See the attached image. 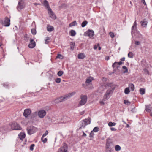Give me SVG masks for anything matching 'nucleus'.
I'll list each match as a JSON object with an SVG mask.
<instances>
[{"label":"nucleus","mask_w":152,"mask_h":152,"mask_svg":"<svg viewBox=\"0 0 152 152\" xmlns=\"http://www.w3.org/2000/svg\"><path fill=\"white\" fill-rule=\"evenodd\" d=\"M75 94V92H73L70 93H69L65 95L64 96H61L60 98H58L56 99L55 100V102L56 103H58L61 102L63 101H64L66 100L69 98L71 96L74 95Z\"/></svg>","instance_id":"obj_1"},{"label":"nucleus","mask_w":152,"mask_h":152,"mask_svg":"<svg viewBox=\"0 0 152 152\" xmlns=\"http://www.w3.org/2000/svg\"><path fill=\"white\" fill-rule=\"evenodd\" d=\"M114 89V88H112V89H109L105 93L104 95L103 100L104 101L108 99L112 94L113 91Z\"/></svg>","instance_id":"obj_2"},{"label":"nucleus","mask_w":152,"mask_h":152,"mask_svg":"<svg viewBox=\"0 0 152 152\" xmlns=\"http://www.w3.org/2000/svg\"><path fill=\"white\" fill-rule=\"evenodd\" d=\"M91 121V119L89 117L87 119L83 120L80 124V126L79 129L84 128L86 126L90 124Z\"/></svg>","instance_id":"obj_3"},{"label":"nucleus","mask_w":152,"mask_h":152,"mask_svg":"<svg viewBox=\"0 0 152 152\" xmlns=\"http://www.w3.org/2000/svg\"><path fill=\"white\" fill-rule=\"evenodd\" d=\"M48 16L50 18L53 20H55L56 18L57 17L55 14L53 12L52 9L48 5Z\"/></svg>","instance_id":"obj_4"},{"label":"nucleus","mask_w":152,"mask_h":152,"mask_svg":"<svg viewBox=\"0 0 152 152\" xmlns=\"http://www.w3.org/2000/svg\"><path fill=\"white\" fill-rule=\"evenodd\" d=\"M27 130L28 134L29 135H31L36 132L38 129L35 127L30 126L27 127Z\"/></svg>","instance_id":"obj_5"},{"label":"nucleus","mask_w":152,"mask_h":152,"mask_svg":"<svg viewBox=\"0 0 152 152\" xmlns=\"http://www.w3.org/2000/svg\"><path fill=\"white\" fill-rule=\"evenodd\" d=\"M80 98L81 99L79 102L80 105H83L86 102L87 100V97L86 95H81L80 96Z\"/></svg>","instance_id":"obj_6"},{"label":"nucleus","mask_w":152,"mask_h":152,"mask_svg":"<svg viewBox=\"0 0 152 152\" xmlns=\"http://www.w3.org/2000/svg\"><path fill=\"white\" fill-rule=\"evenodd\" d=\"M11 129L12 130H21V128L17 123L14 122L10 124Z\"/></svg>","instance_id":"obj_7"},{"label":"nucleus","mask_w":152,"mask_h":152,"mask_svg":"<svg viewBox=\"0 0 152 152\" xmlns=\"http://www.w3.org/2000/svg\"><path fill=\"white\" fill-rule=\"evenodd\" d=\"M25 7V5L23 1L20 0L19 1L17 8L18 11H20Z\"/></svg>","instance_id":"obj_8"},{"label":"nucleus","mask_w":152,"mask_h":152,"mask_svg":"<svg viewBox=\"0 0 152 152\" xmlns=\"http://www.w3.org/2000/svg\"><path fill=\"white\" fill-rule=\"evenodd\" d=\"M85 36H88L90 38L92 37L94 35V32L92 30L89 29L84 33Z\"/></svg>","instance_id":"obj_9"},{"label":"nucleus","mask_w":152,"mask_h":152,"mask_svg":"<svg viewBox=\"0 0 152 152\" xmlns=\"http://www.w3.org/2000/svg\"><path fill=\"white\" fill-rule=\"evenodd\" d=\"M31 113V110L29 109H26L24 111L23 116L26 118H28L30 115Z\"/></svg>","instance_id":"obj_10"},{"label":"nucleus","mask_w":152,"mask_h":152,"mask_svg":"<svg viewBox=\"0 0 152 152\" xmlns=\"http://www.w3.org/2000/svg\"><path fill=\"white\" fill-rule=\"evenodd\" d=\"M10 19L7 17H6L4 19V21L3 25L6 27L9 26L10 25Z\"/></svg>","instance_id":"obj_11"},{"label":"nucleus","mask_w":152,"mask_h":152,"mask_svg":"<svg viewBox=\"0 0 152 152\" xmlns=\"http://www.w3.org/2000/svg\"><path fill=\"white\" fill-rule=\"evenodd\" d=\"M36 46V43L33 39L31 38L30 39V43L28 47L30 48H34Z\"/></svg>","instance_id":"obj_12"},{"label":"nucleus","mask_w":152,"mask_h":152,"mask_svg":"<svg viewBox=\"0 0 152 152\" xmlns=\"http://www.w3.org/2000/svg\"><path fill=\"white\" fill-rule=\"evenodd\" d=\"M37 114L39 117L42 118L46 115V112L44 110H41L38 111Z\"/></svg>","instance_id":"obj_13"},{"label":"nucleus","mask_w":152,"mask_h":152,"mask_svg":"<svg viewBox=\"0 0 152 152\" xmlns=\"http://www.w3.org/2000/svg\"><path fill=\"white\" fill-rule=\"evenodd\" d=\"M58 152H68L67 147L66 145H64L61 147L58 150Z\"/></svg>","instance_id":"obj_14"},{"label":"nucleus","mask_w":152,"mask_h":152,"mask_svg":"<svg viewBox=\"0 0 152 152\" xmlns=\"http://www.w3.org/2000/svg\"><path fill=\"white\" fill-rule=\"evenodd\" d=\"M71 121V119L69 117L65 116L64 117L60 122V123L66 124Z\"/></svg>","instance_id":"obj_15"},{"label":"nucleus","mask_w":152,"mask_h":152,"mask_svg":"<svg viewBox=\"0 0 152 152\" xmlns=\"http://www.w3.org/2000/svg\"><path fill=\"white\" fill-rule=\"evenodd\" d=\"M122 64L123 62L121 61L119 62H115L113 64L112 66L113 69H118L119 67V66L121 65Z\"/></svg>","instance_id":"obj_16"},{"label":"nucleus","mask_w":152,"mask_h":152,"mask_svg":"<svg viewBox=\"0 0 152 152\" xmlns=\"http://www.w3.org/2000/svg\"><path fill=\"white\" fill-rule=\"evenodd\" d=\"M137 24L136 23V21H135L133 26L132 27V34L133 33H134L135 31H136V29L137 28Z\"/></svg>","instance_id":"obj_17"},{"label":"nucleus","mask_w":152,"mask_h":152,"mask_svg":"<svg viewBox=\"0 0 152 152\" xmlns=\"http://www.w3.org/2000/svg\"><path fill=\"white\" fill-rule=\"evenodd\" d=\"M112 143L110 141V139H107V140L106 143V149H108L110 146V144Z\"/></svg>","instance_id":"obj_18"},{"label":"nucleus","mask_w":152,"mask_h":152,"mask_svg":"<svg viewBox=\"0 0 152 152\" xmlns=\"http://www.w3.org/2000/svg\"><path fill=\"white\" fill-rule=\"evenodd\" d=\"M140 23L142 26L144 27H145L147 25V22L145 20H143L141 21Z\"/></svg>","instance_id":"obj_19"},{"label":"nucleus","mask_w":152,"mask_h":152,"mask_svg":"<svg viewBox=\"0 0 152 152\" xmlns=\"http://www.w3.org/2000/svg\"><path fill=\"white\" fill-rule=\"evenodd\" d=\"M78 58L79 59H83L84 58L86 57L84 53H81L78 54Z\"/></svg>","instance_id":"obj_20"},{"label":"nucleus","mask_w":152,"mask_h":152,"mask_svg":"<svg viewBox=\"0 0 152 152\" xmlns=\"http://www.w3.org/2000/svg\"><path fill=\"white\" fill-rule=\"evenodd\" d=\"M93 80V79L91 77H89L86 79V83L89 84L92 82Z\"/></svg>","instance_id":"obj_21"},{"label":"nucleus","mask_w":152,"mask_h":152,"mask_svg":"<svg viewBox=\"0 0 152 152\" xmlns=\"http://www.w3.org/2000/svg\"><path fill=\"white\" fill-rule=\"evenodd\" d=\"M19 136L21 140H23L25 137V134L24 133H21L19 134Z\"/></svg>","instance_id":"obj_22"},{"label":"nucleus","mask_w":152,"mask_h":152,"mask_svg":"<svg viewBox=\"0 0 152 152\" xmlns=\"http://www.w3.org/2000/svg\"><path fill=\"white\" fill-rule=\"evenodd\" d=\"M42 4L46 9L48 8V1L46 0H45L42 2Z\"/></svg>","instance_id":"obj_23"},{"label":"nucleus","mask_w":152,"mask_h":152,"mask_svg":"<svg viewBox=\"0 0 152 152\" xmlns=\"http://www.w3.org/2000/svg\"><path fill=\"white\" fill-rule=\"evenodd\" d=\"M54 29V27L50 25H48V31L51 32Z\"/></svg>","instance_id":"obj_24"},{"label":"nucleus","mask_w":152,"mask_h":152,"mask_svg":"<svg viewBox=\"0 0 152 152\" xmlns=\"http://www.w3.org/2000/svg\"><path fill=\"white\" fill-rule=\"evenodd\" d=\"M129 88L131 89V91H133L134 89V86L132 83H130L129 85Z\"/></svg>","instance_id":"obj_25"},{"label":"nucleus","mask_w":152,"mask_h":152,"mask_svg":"<svg viewBox=\"0 0 152 152\" xmlns=\"http://www.w3.org/2000/svg\"><path fill=\"white\" fill-rule=\"evenodd\" d=\"M70 35L72 36H74L76 34V32L74 30H71L70 31Z\"/></svg>","instance_id":"obj_26"},{"label":"nucleus","mask_w":152,"mask_h":152,"mask_svg":"<svg viewBox=\"0 0 152 152\" xmlns=\"http://www.w3.org/2000/svg\"><path fill=\"white\" fill-rule=\"evenodd\" d=\"M116 123L115 122H110L108 124V125L110 127H112L115 126Z\"/></svg>","instance_id":"obj_27"},{"label":"nucleus","mask_w":152,"mask_h":152,"mask_svg":"<svg viewBox=\"0 0 152 152\" xmlns=\"http://www.w3.org/2000/svg\"><path fill=\"white\" fill-rule=\"evenodd\" d=\"M146 111L148 112H150L151 110V108L149 106H146L145 109Z\"/></svg>","instance_id":"obj_28"},{"label":"nucleus","mask_w":152,"mask_h":152,"mask_svg":"<svg viewBox=\"0 0 152 152\" xmlns=\"http://www.w3.org/2000/svg\"><path fill=\"white\" fill-rule=\"evenodd\" d=\"M140 93L141 95H143L145 94V89L144 88H141L139 90Z\"/></svg>","instance_id":"obj_29"},{"label":"nucleus","mask_w":152,"mask_h":152,"mask_svg":"<svg viewBox=\"0 0 152 152\" xmlns=\"http://www.w3.org/2000/svg\"><path fill=\"white\" fill-rule=\"evenodd\" d=\"M31 32L33 35H35L36 34V28H32L31 30Z\"/></svg>","instance_id":"obj_30"},{"label":"nucleus","mask_w":152,"mask_h":152,"mask_svg":"<svg viewBox=\"0 0 152 152\" xmlns=\"http://www.w3.org/2000/svg\"><path fill=\"white\" fill-rule=\"evenodd\" d=\"M88 22L87 21L85 20L83 21L81 24V26L82 27H84L87 24Z\"/></svg>","instance_id":"obj_31"},{"label":"nucleus","mask_w":152,"mask_h":152,"mask_svg":"<svg viewBox=\"0 0 152 152\" xmlns=\"http://www.w3.org/2000/svg\"><path fill=\"white\" fill-rule=\"evenodd\" d=\"M77 24L76 23V21H74L70 23L69 24V26L70 27H72L73 26H74L75 25H77Z\"/></svg>","instance_id":"obj_32"},{"label":"nucleus","mask_w":152,"mask_h":152,"mask_svg":"<svg viewBox=\"0 0 152 152\" xmlns=\"http://www.w3.org/2000/svg\"><path fill=\"white\" fill-rule=\"evenodd\" d=\"M115 149L116 151H119L121 150V147L118 145H117L115 146Z\"/></svg>","instance_id":"obj_33"},{"label":"nucleus","mask_w":152,"mask_h":152,"mask_svg":"<svg viewBox=\"0 0 152 152\" xmlns=\"http://www.w3.org/2000/svg\"><path fill=\"white\" fill-rule=\"evenodd\" d=\"M128 57L131 58H132L133 57V54L132 52H129L128 54Z\"/></svg>","instance_id":"obj_34"},{"label":"nucleus","mask_w":152,"mask_h":152,"mask_svg":"<svg viewBox=\"0 0 152 152\" xmlns=\"http://www.w3.org/2000/svg\"><path fill=\"white\" fill-rule=\"evenodd\" d=\"M129 92L130 91L129 90V88H127L126 89H125L124 90V93L126 94H129Z\"/></svg>","instance_id":"obj_35"},{"label":"nucleus","mask_w":152,"mask_h":152,"mask_svg":"<svg viewBox=\"0 0 152 152\" xmlns=\"http://www.w3.org/2000/svg\"><path fill=\"white\" fill-rule=\"evenodd\" d=\"M64 73V72L63 71H58V73H57V75L59 76H61Z\"/></svg>","instance_id":"obj_36"},{"label":"nucleus","mask_w":152,"mask_h":152,"mask_svg":"<svg viewBox=\"0 0 152 152\" xmlns=\"http://www.w3.org/2000/svg\"><path fill=\"white\" fill-rule=\"evenodd\" d=\"M107 86H108L111 88L110 89H112V88H115V87L113 86L112 83H108L107 84Z\"/></svg>","instance_id":"obj_37"},{"label":"nucleus","mask_w":152,"mask_h":152,"mask_svg":"<svg viewBox=\"0 0 152 152\" xmlns=\"http://www.w3.org/2000/svg\"><path fill=\"white\" fill-rule=\"evenodd\" d=\"M99 127H95L92 131H93V132H97L99 130Z\"/></svg>","instance_id":"obj_38"},{"label":"nucleus","mask_w":152,"mask_h":152,"mask_svg":"<svg viewBox=\"0 0 152 152\" xmlns=\"http://www.w3.org/2000/svg\"><path fill=\"white\" fill-rule=\"evenodd\" d=\"M56 58H59L61 59H63V56L60 54H58Z\"/></svg>","instance_id":"obj_39"},{"label":"nucleus","mask_w":152,"mask_h":152,"mask_svg":"<svg viewBox=\"0 0 152 152\" xmlns=\"http://www.w3.org/2000/svg\"><path fill=\"white\" fill-rule=\"evenodd\" d=\"M122 68L125 70L124 72V73H127L128 72V69L125 66H122Z\"/></svg>","instance_id":"obj_40"},{"label":"nucleus","mask_w":152,"mask_h":152,"mask_svg":"<svg viewBox=\"0 0 152 152\" xmlns=\"http://www.w3.org/2000/svg\"><path fill=\"white\" fill-rule=\"evenodd\" d=\"M75 44L74 43L72 42L70 44V48L72 50H73L74 49V47L75 46Z\"/></svg>","instance_id":"obj_41"},{"label":"nucleus","mask_w":152,"mask_h":152,"mask_svg":"<svg viewBox=\"0 0 152 152\" xmlns=\"http://www.w3.org/2000/svg\"><path fill=\"white\" fill-rule=\"evenodd\" d=\"M124 102L125 104L127 105H129L130 104V102H129L126 100H124Z\"/></svg>","instance_id":"obj_42"},{"label":"nucleus","mask_w":152,"mask_h":152,"mask_svg":"<svg viewBox=\"0 0 152 152\" xmlns=\"http://www.w3.org/2000/svg\"><path fill=\"white\" fill-rule=\"evenodd\" d=\"M41 140L44 143L46 142L47 141V139L46 138L43 137L42 139V138H41Z\"/></svg>","instance_id":"obj_43"},{"label":"nucleus","mask_w":152,"mask_h":152,"mask_svg":"<svg viewBox=\"0 0 152 152\" xmlns=\"http://www.w3.org/2000/svg\"><path fill=\"white\" fill-rule=\"evenodd\" d=\"M61 79L60 78H57L55 79V82L57 83H59L61 82Z\"/></svg>","instance_id":"obj_44"},{"label":"nucleus","mask_w":152,"mask_h":152,"mask_svg":"<svg viewBox=\"0 0 152 152\" xmlns=\"http://www.w3.org/2000/svg\"><path fill=\"white\" fill-rule=\"evenodd\" d=\"M3 86L6 88H8L9 86V84L7 83H4L3 84Z\"/></svg>","instance_id":"obj_45"},{"label":"nucleus","mask_w":152,"mask_h":152,"mask_svg":"<svg viewBox=\"0 0 152 152\" xmlns=\"http://www.w3.org/2000/svg\"><path fill=\"white\" fill-rule=\"evenodd\" d=\"M34 146L35 145L34 144H31L30 147V149L31 151H32L34 149Z\"/></svg>","instance_id":"obj_46"},{"label":"nucleus","mask_w":152,"mask_h":152,"mask_svg":"<svg viewBox=\"0 0 152 152\" xmlns=\"http://www.w3.org/2000/svg\"><path fill=\"white\" fill-rule=\"evenodd\" d=\"M109 34L111 38H114L115 35L113 33L110 32L109 33Z\"/></svg>","instance_id":"obj_47"},{"label":"nucleus","mask_w":152,"mask_h":152,"mask_svg":"<svg viewBox=\"0 0 152 152\" xmlns=\"http://www.w3.org/2000/svg\"><path fill=\"white\" fill-rule=\"evenodd\" d=\"M47 134H48V131L46 130L45 133L43 134L41 138H42L43 137H44L46 136Z\"/></svg>","instance_id":"obj_48"},{"label":"nucleus","mask_w":152,"mask_h":152,"mask_svg":"<svg viewBox=\"0 0 152 152\" xmlns=\"http://www.w3.org/2000/svg\"><path fill=\"white\" fill-rule=\"evenodd\" d=\"M37 112H35L33 113L32 114V117H36L37 115Z\"/></svg>","instance_id":"obj_49"},{"label":"nucleus","mask_w":152,"mask_h":152,"mask_svg":"<svg viewBox=\"0 0 152 152\" xmlns=\"http://www.w3.org/2000/svg\"><path fill=\"white\" fill-rule=\"evenodd\" d=\"M94 132L93 131H92L90 134V137H92L94 136Z\"/></svg>","instance_id":"obj_50"},{"label":"nucleus","mask_w":152,"mask_h":152,"mask_svg":"<svg viewBox=\"0 0 152 152\" xmlns=\"http://www.w3.org/2000/svg\"><path fill=\"white\" fill-rule=\"evenodd\" d=\"M53 121H54V120L52 119L51 118H48V122L49 121V122L51 123L53 122Z\"/></svg>","instance_id":"obj_51"},{"label":"nucleus","mask_w":152,"mask_h":152,"mask_svg":"<svg viewBox=\"0 0 152 152\" xmlns=\"http://www.w3.org/2000/svg\"><path fill=\"white\" fill-rule=\"evenodd\" d=\"M0 132H4V129L3 127L0 128Z\"/></svg>","instance_id":"obj_52"},{"label":"nucleus","mask_w":152,"mask_h":152,"mask_svg":"<svg viewBox=\"0 0 152 152\" xmlns=\"http://www.w3.org/2000/svg\"><path fill=\"white\" fill-rule=\"evenodd\" d=\"M110 129L112 131H115L117 130L116 129L113 127H111Z\"/></svg>","instance_id":"obj_53"},{"label":"nucleus","mask_w":152,"mask_h":152,"mask_svg":"<svg viewBox=\"0 0 152 152\" xmlns=\"http://www.w3.org/2000/svg\"><path fill=\"white\" fill-rule=\"evenodd\" d=\"M45 44H48V37H46L45 39Z\"/></svg>","instance_id":"obj_54"},{"label":"nucleus","mask_w":152,"mask_h":152,"mask_svg":"<svg viewBox=\"0 0 152 152\" xmlns=\"http://www.w3.org/2000/svg\"><path fill=\"white\" fill-rule=\"evenodd\" d=\"M135 44L137 45H139L140 44V42L139 41H136L135 42Z\"/></svg>","instance_id":"obj_55"},{"label":"nucleus","mask_w":152,"mask_h":152,"mask_svg":"<svg viewBox=\"0 0 152 152\" xmlns=\"http://www.w3.org/2000/svg\"><path fill=\"white\" fill-rule=\"evenodd\" d=\"M99 44L97 45H95L94 46V50H96L97 48H98V46L99 45Z\"/></svg>","instance_id":"obj_56"},{"label":"nucleus","mask_w":152,"mask_h":152,"mask_svg":"<svg viewBox=\"0 0 152 152\" xmlns=\"http://www.w3.org/2000/svg\"><path fill=\"white\" fill-rule=\"evenodd\" d=\"M0 23L3 25V24L4 23V21L2 19H0Z\"/></svg>","instance_id":"obj_57"},{"label":"nucleus","mask_w":152,"mask_h":152,"mask_svg":"<svg viewBox=\"0 0 152 152\" xmlns=\"http://www.w3.org/2000/svg\"><path fill=\"white\" fill-rule=\"evenodd\" d=\"M99 89L100 90H101L102 91H103V90H104V89L103 88V87L102 86H100L99 87Z\"/></svg>","instance_id":"obj_58"},{"label":"nucleus","mask_w":152,"mask_h":152,"mask_svg":"<svg viewBox=\"0 0 152 152\" xmlns=\"http://www.w3.org/2000/svg\"><path fill=\"white\" fill-rule=\"evenodd\" d=\"M83 137H86V133H85L83 131Z\"/></svg>","instance_id":"obj_59"},{"label":"nucleus","mask_w":152,"mask_h":152,"mask_svg":"<svg viewBox=\"0 0 152 152\" xmlns=\"http://www.w3.org/2000/svg\"><path fill=\"white\" fill-rule=\"evenodd\" d=\"M125 58L124 57L122 58H121L120 59V60L121 61H125Z\"/></svg>","instance_id":"obj_60"},{"label":"nucleus","mask_w":152,"mask_h":152,"mask_svg":"<svg viewBox=\"0 0 152 152\" xmlns=\"http://www.w3.org/2000/svg\"><path fill=\"white\" fill-rule=\"evenodd\" d=\"M100 103L101 105H103L104 104L103 101H100Z\"/></svg>","instance_id":"obj_61"},{"label":"nucleus","mask_w":152,"mask_h":152,"mask_svg":"<svg viewBox=\"0 0 152 152\" xmlns=\"http://www.w3.org/2000/svg\"><path fill=\"white\" fill-rule=\"evenodd\" d=\"M24 38H28V35L27 34H26L24 36Z\"/></svg>","instance_id":"obj_62"},{"label":"nucleus","mask_w":152,"mask_h":152,"mask_svg":"<svg viewBox=\"0 0 152 152\" xmlns=\"http://www.w3.org/2000/svg\"><path fill=\"white\" fill-rule=\"evenodd\" d=\"M105 152H111V150L110 149H107L106 150Z\"/></svg>","instance_id":"obj_63"},{"label":"nucleus","mask_w":152,"mask_h":152,"mask_svg":"<svg viewBox=\"0 0 152 152\" xmlns=\"http://www.w3.org/2000/svg\"><path fill=\"white\" fill-rule=\"evenodd\" d=\"M34 4L36 6H37V5H41L40 4L37 3H35Z\"/></svg>","instance_id":"obj_64"}]
</instances>
